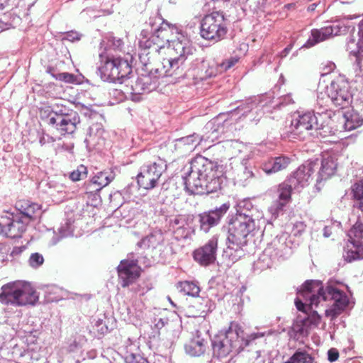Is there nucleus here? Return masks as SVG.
<instances>
[{
	"instance_id": "obj_30",
	"label": "nucleus",
	"mask_w": 363,
	"mask_h": 363,
	"mask_svg": "<svg viewBox=\"0 0 363 363\" xmlns=\"http://www.w3.org/2000/svg\"><path fill=\"white\" fill-rule=\"evenodd\" d=\"M344 128L346 130H352L363 125V116L354 111H348L343 115Z\"/></svg>"
},
{
	"instance_id": "obj_26",
	"label": "nucleus",
	"mask_w": 363,
	"mask_h": 363,
	"mask_svg": "<svg viewBox=\"0 0 363 363\" xmlns=\"http://www.w3.org/2000/svg\"><path fill=\"white\" fill-rule=\"evenodd\" d=\"M128 81L124 82L127 87V93L131 94H142L146 91H150V77L144 76L142 77H138L135 80L130 79L129 76L127 77Z\"/></svg>"
},
{
	"instance_id": "obj_33",
	"label": "nucleus",
	"mask_w": 363,
	"mask_h": 363,
	"mask_svg": "<svg viewBox=\"0 0 363 363\" xmlns=\"http://www.w3.org/2000/svg\"><path fill=\"white\" fill-rule=\"evenodd\" d=\"M140 36L139 45L141 49H147L152 53H156L159 51L153 49L154 46L156 45L155 41L156 38H154L152 33L150 34L148 30H143L140 33Z\"/></svg>"
},
{
	"instance_id": "obj_9",
	"label": "nucleus",
	"mask_w": 363,
	"mask_h": 363,
	"mask_svg": "<svg viewBox=\"0 0 363 363\" xmlns=\"http://www.w3.org/2000/svg\"><path fill=\"white\" fill-rule=\"evenodd\" d=\"M325 120H329L327 113L306 112L303 114H295L290 125V132L294 138L304 140L311 135L313 130H322L325 125Z\"/></svg>"
},
{
	"instance_id": "obj_41",
	"label": "nucleus",
	"mask_w": 363,
	"mask_h": 363,
	"mask_svg": "<svg viewBox=\"0 0 363 363\" xmlns=\"http://www.w3.org/2000/svg\"><path fill=\"white\" fill-rule=\"evenodd\" d=\"M153 53L147 49H141L138 54L140 63L144 66L145 69H149L152 66L151 56Z\"/></svg>"
},
{
	"instance_id": "obj_2",
	"label": "nucleus",
	"mask_w": 363,
	"mask_h": 363,
	"mask_svg": "<svg viewBox=\"0 0 363 363\" xmlns=\"http://www.w3.org/2000/svg\"><path fill=\"white\" fill-rule=\"evenodd\" d=\"M240 211H238L235 217L230 223L227 247L224 250L223 257L232 263L238 261L245 255L243 247L247 245V237L255 229V220L258 219L257 210L253 208L249 201L240 206Z\"/></svg>"
},
{
	"instance_id": "obj_32",
	"label": "nucleus",
	"mask_w": 363,
	"mask_h": 363,
	"mask_svg": "<svg viewBox=\"0 0 363 363\" xmlns=\"http://www.w3.org/2000/svg\"><path fill=\"white\" fill-rule=\"evenodd\" d=\"M347 50L350 55L356 57V62L359 64L363 57V40L359 38L357 43L354 38H350L347 43Z\"/></svg>"
},
{
	"instance_id": "obj_13",
	"label": "nucleus",
	"mask_w": 363,
	"mask_h": 363,
	"mask_svg": "<svg viewBox=\"0 0 363 363\" xmlns=\"http://www.w3.org/2000/svg\"><path fill=\"white\" fill-rule=\"evenodd\" d=\"M325 94L334 106L341 108L348 106L352 100L350 84L342 76L336 77L326 86Z\"/></svg>"
},
{
	"instance_id": "obj_43",
	"label": "nucleus",
	"mask_w": 363,
	"mask_h": 363,
	"mask_svg": "<svg viewBox=\"0 0 363 363\" xmlns=\"http://www.w3.org/2000/svg\"><path fill=\"white\" fill-rule=\"evenodd\" d=\"M44 262L43 255L40 253L35 252L31 254L29 258V264L33 268H37L42 265Z\"/></svg>"
},
{
	"instance_id": "obj_36",
	"label": "nucleus",
	"mask_w": 363,
	"mask_h": 363,
	"mask_svg": "<svg viewBox=\"0 0 363 363\" xmlns=\"http://www.w3.org/2000/svg\"><path fill=\"white\" fill-rule=\"evenodd\" d=\"M177 287L181 292L188 296H198L200 292L199 286L192 281L179 282Z\"/></svg>"
},
{
	"instance_id": "obj_58",
	"label": "nucleus",
	"mask_w": 363,
	"mask_h": 363,
	"mask_svg": "<svg viewBox=\"0 0 363 363\" xmlns=\"http://www.w3.org/2000/svg\"><path fill=\"white\" fill-rule=\"evenodd\" d=\"M316 7V4H311L309 6H308V10L310 11H314Z\"/></svg>"
},
{
	"instance_id": "obj_23",
	"label": "nucleus",
	"mask_w": 363,
	"mask_h": 363,
	"mask_svg": "<svg viewBox=\"0 0 363 363\" xmlns=\"http://www.w3.org/2000/svg\"><path fill=\"white\" fill-rule=\"evenodd\" d=\"M174 30H177L175 25L163 21L160 26L156 28L152 33L154 38H157L155 39L156 45L154 46L153 49L155 50H160V49L164 48L167 44H168V50H169V49L172 48V42L174 41H170L169 35Z\"/></svg>"
},
{
	"instance_id": "obj_57",
	"label": "nucleus",
	"mask_w": 363,
	"mask_h": 363,
	"mask_svg": "<svg viewBox=\"0 0 363 363\" xmlns=\"http://www.w3.org/2000/svg\"><path fill=\"white\" fill-rule=\"evenodd\" d=\"M164 324H165L164 320L162 318H160L158 322L156 323V326L157 328H160V327H163L164 325Z\"/></svg>"
},
{
	"instance_id": "obj_47",
	"label": "nucleus",
	"mask_w": 363,
	"mask_h": 363,
	"mask_svg": "<svg viewBox=\"0 0 363 363\" xmlns=\"http://www.w3.org/2000/svg\"><path fill=\"white\" fill-rule=\"evenodd\" d=\"M123 45V42L120 38L111 37L110 39H108V46L112 47L114 50H121Z\"/></svg>"
},
{
	"instance_id": "obj_12",
	"label": "nucleus",
	"mask_w": 363,
	"mask_h": 363,
	"mask_svg": "<svg viewBox=\"0 0 363 363\" xmlns=\"http://www.w3.org/2000/svg\"><path fill=\"white\" fill-rule=\"evenodd\" d=\"M139 264L145 266L150 264V260L145 256L138 257L135 252L128 254L126 259L121 261L117 267L118 278L123 287H127L133 284L140 274Z\"/></svg>"
},
{
	"instance_id": "obj_34",
	"label": "nucleus",
	"mask_w": 363,
	"mask_h": 363,
	"mask_svg": "<svg viewBox=\"0 0 363 363\" xmlns=\"http://www.w3.org/2000/svg\"><path fill=\"white\" fill-rule=\"evenodd\" d=\"M255 177V174L252 169L247 167L245 164H242L235 179L238 184L245 186L247 182Z\"/></svg>"
},
{
	"instance_id": "obj_49",
	"label": "nucleus",
	"mask_w": 363,
	"mask_h": 363,
	"mask_svg": "<svg viewBox=\"0 0 363 363\" xmlns=\"http://www.w3.org/2000/svg\"><path fill=\"white\" fill-rule=\"evenodd\" d=\"M55 141V139L44 133H42V134L39 136V143L43 146L47 143H54Z\"/></svg>"
},
{
	"instance_id": "obj_21",
	"label": "nucleus",
	"mask_w": 363,
	"mask_h": 363,
	"mask_svg": "<svg viewBox=\"0 0 363 363\" xmlns=\"http://www.w3.org/2000/svg\"><path fill=\"white\" fill-rule=\"evenodd\" d=\"M208 330H196L193 333V337L189 343L185 345L186 352L193 357H199L203 354L208 347Z\"/></svg>"
},
{
	"instance_id": "obj_39",
	"label": "nucleus",
	"mask_w": 363,
	"mask_h": 363,
	"mask_svg": "<svg viewBox=\"0 0 363 363\" xmlns=\"http://www.w3.org/2000/svg\"><path fill=\"white\" fill-rule=\"evenodd\" d=\"M259 102V97H253L247 99L244 104L237 108L238 112H243L242 115H246L255 108H257Z\"/></svg>"
},
{
	"instance_id": "obj_62",
	"label": "nucleus",
	"mask_w": 363,
	"mask_h": 363,
	"mask_svg": "<svg viewBox=\"0 0 363 363\" xmlns=\"http://www.w3.org/2000/svg\"><path fill=\"white\" fill-rule=\"evenodd\" d=\"M4 0H0V9H3Z\"/></svg>"
},
{
	"instance_id": "obj_37",
	"label": "nucleus",
	"mask_w": 363,
	"mask_h": 363,
	"mask_svg": "<svg viewBox=\"0 0 363 363\" xmlns=\"http://www.w3.org/2000/svg\"><path fill=\"white\" fill-rule=\"evenodd\" d=\"M354 206L363 212V182H357L352 187Z\"/></svg>"
},
{
	"instance_id": "obj_22",
	"label": "nucleus",
	"mask_w": 363,
	"mask_h": 363,
	"mask_svg": "<svg viewBox=\"0 0 363 363\" xmlns=\"http://www.w3.org/2000/svg\"><path fill=\"white\" fill-rule=\"evenodd\" d=\"M164 241L162 233L160 230H155L145 237L137 244L135 255L138 257L147 256L150 252L156 249Z\"/></svg>"
},
{
	"instance_id": "obj_42",
	"label": "nucleus",
	"mask_w": 363,
	"mask_h": 363,
	"mask_svg": "<svg viewBox=\"0 0 363 363\" xmlns=\"http://www.w3.org/2000/svg\"><path fill=\"white\" fill-rule=\"evenodd\" d=\"M87 175V169L84 165H79L77 167V169L74 170L71 172L69 175V178L73 182H77L82 180L86 177Z\"/></svg>"
},
{
	"instance_id": "obj_45",
	"label": "nucleus",
	"mask_w": 363,
	"mask_h": 363,
	"mask_svg": "<svg viewBox=\"0 0 363 363\" xmlns=\"http://www.w3.org/2000/svg\"><path fill=\"white\" fill-rule=\"evenodd\" d=\"M85 189L86 193L89 194L99 192L102 189V188L96 182L94 183L93 179H91L89 182L86 183Z\"/></svg>"
},
{
	"instance_id": "obj_44",
	"label": "nucleus",
	"mask_w": 363,
	"mask_h": 363,
	"mask_svg": "<svg viewBox=\"0 0 363 363\" xmlns=\"http://www.w3.org/2000/svg\"><path fill=\"white\" fill-rule=\"evenodd\" d=\"M55 77L57 80L67 82V83L74 82L76 80V78H77L75 75H74L73 74L68 73V72L58 73L55 75Z\"/></svg>"
},
{
	"instance_id": "obj_4",
	"label": "nucleus",
	"mask_w": 363,
	"mask_h": 363,
	"mask_svg": "<svg viewBox=\"0 0 363 363\" xmlns=\"http://www.w3.org/2000/svg\"><path fill=\"white\" fill-rule=\"evenodd\" d=\"M218 167L203 157L194 158L189 172L183 177L186 189L192 194H209L221 188L223 177Z\"/></svg>"
},
{
	"instance_id": "obj_54",
	"label": "nucleus",
	"mask_w": 363,
	"mask_h": 363,
	"mask_svg": "<svg viewBox=\"0 0 363 363\" xmlns=\"http://www.w3.org/2000/svg\"><path fill=\"white\" fill-rule=\"evenodd\" d=\"M358 35L361 40H363V18L359 21L358 24Z\"/></svg>"
},
{
	"instance_id": "obj_29",
	"label": "nucleus",
	"mask_w": 363,
	"mask_h": 363,
	"mask_svg": "<svg viewBox=\"0 0 363 363\" xmlns=\"http://www.w3.org/2000/svg\"><path fill=\"white\" fill-rule=\"evenodd\" d=\"M337 168V163L335 157L329 156L322 160L321 166L317 169H319L317 177V182H320L322 180L327 179L334 174Z\"/></svg>"
},
{
	"instance_id": "obj_60",
	"label": "nucleus",
	"mask_w": 363,
	"mask_h": 363,
	"mask_svg": "<svg viewBox=\"0 0 363 363\" xmlns=\"http://www.w3.org/2000/svg\"><path fill=\"white\" fill-rule=\"evenodd\" d=\"M291 48H286L284 50V56H286L289 52L290 51Z\"/></svg>"
},
{
	"instance_id": "obj_17",
	"label": "nucleus",
	"mask_w": 363,
	"mask_h": 363,
	"mask_svg": "<svg viewBox=\"0 0 363 363\" xmlns=\"http://www.w3.org/2000/svg\"><path fill=\"white\" fill-rule=\"evenodd\" d=\"M347 28L338 23L330 25L320 29H313L308 40L303 45L305 48H311L317 43L324 41L331 37L338 35L346 32Z\"/></svg>"
},
{
	"instance_id": "obj_1",
	"label": "nucleus",
	"mask_w": 363,
	"mask_h": 363,
	"mask_svg": "<svg viewBox=\"0 0 363 363\" xmlns=\"http://www.w3.org/2000/svg\"><path fill=\"white\" fill-rule=\"evenodd\" d=\"M328 300L334 301L333 306L325 310V315L332 320L341 314L350 304L347 296L336 286L331 284L323 287L321 281L317 280L306 281L298 291L295 299L296 308L306 313L303 318L298 317L293 323L290 335L295 339L308 335L312 327L317 326L320 316L315 311L320 304Z\"/></svg>"
},
{
	"instance_id": "obj_20",
	"label": "nucleus",
	"mask_w": 363,
	"mask_h": 363,
	"mask_svg": "<svg viewBox=\"0 0 363 363\" xmlns=\"http://www.w3.org/2000/svg\"><path fill=\"white\" fill-rule=\"evenodd\" d=\"M229 207L230 205L225 203L214 210L199 214L200 229L204 233H208L211 228L219 223L220 218L227 213Z\"/></svg>"
},
{
	"instance_id": "obj_40",
	"label": "nucleus",
	"mask_w": 363,
	"mask_h": 363,
	"mask_svg": "<svg viewBox=\"0 0 363 363\" xmlns=\"http://www.w3.org/2000/svg\"><path fill=\"white\" fill-rule=\"evenodd\" d=\"M65 225H66L65 227L62 226L58 229L59 233H60V236H57V237L54 236L52 238V241H51L52 245H56L60 241V240L61 238L72 235L73 228L72 227V225L66 223Z\"/></svg>"
},
{
	"instance_id": "obj_6",
	"label": "nucleus",
	"mask_w": 363,
	"mask_h": 363,
	"mask_svg": "<svg viewBox=\"0 0 363 363\" xmlns=\"http://www.w3.org/2000/svg\"><path fill=\"white\" fill-rule=\"evenodd\" d=\"M38 301L35 290L26 281H11L1 288L0 303L3 305L21 307L34 305Z\"/></svg>"
},
{
	"instance_id": "obj_63",
	"label": "nucleus",
	"mask_w": 363,
	"mask_h": 363,
	"mask_svg": "<svg viewBox=\"0 0 363 363\" xmlns=\"http://www.w3.org/2000/svg\"><path fill=\"white\" fill-rule=\"evenodd\" d=\"M213 1H228L229 0H212Z\"/></svg>"
},
{
	"instance_id": "obj_3",
	"label": "nucleus",
	"mask_w": 363,
	"mask_h": 363,
	"mask_svg": "<svg viewBox=\"0 0 363 363\" xmlns=\"http://www.w3.org/2000/svg\"><path fill=\"white\" fill-rule=\"evenodd\" d=\"M196 49L186 39H177L172 42L169 49L168 58L163 59L162 67L154 68L152 65L149 69V77L154 78L162 76L185 77L186 73L197 67L199 60L195 55Z\"/></svg>"
},
{
	"instance_id": "obj_16",
	"label": "nucleus",
	"mask_w": 363,
	"mask_h": 363,
	"mask_svg": "<svg viewBox=\"0 0 363 363\" xmlns=\"http://www.w3.org/2000/svg\"><path fill=\"white\" fill-rule=\"evenodd\" d=\"M230 121L225 113L219 114L216 118L208 121L204 126V134L201 135L203 142L213 143L227 131Z\"/></svg>"
},
{
	"instance_id": "obj_8",
	"label": "nucleus",
	"mask_w": 363,
	"mask_h": 363,
	"mask_svg": "<svg viewBox=\"0 0 363 363\" xmlns=\"http://www.w3.org/2000/svg\"><path fill=\"white\" fill-rule=\"evenodd\" d=\"M99 58L101 65L98 70L103 81L119 84L128 81L127 77L132 73V68L127 60L110 57L103 52L99 53Z\"/></svg>"
},
{
	"instance_id": "obj_53",
	"label": "nucleus",
	"mask_w": 363,
	"mask_h": 363,
	"mask_svg": "<svg viewBox=\"0 0 363 363\" xmlns=\"http://www.w3.org/2000/svg\"><path fill=\"white\" fill-rule=\"evenodd\" d=\"M293 103L294 101L291 94H286L280 98V105L285 106Z\"/></svg>"
},
{
	"instance_id": "obj_7",
	"label": "nucleus",
	"mask_w": 363,
	"mask_h": 363,
	"mask_svg": "<svg viewBox=\"0 0 363 363\" xmlns=\"http://www.w3.org/2000/svg\"><path fill=\"white\" fill-rule=\"evenodd\" d=\"M42 118H45L47 123L54 127L61 135H72L80 123L78 113L65 106L58 105L51 108L45 106L40 111Z\"/></svg>"
},
{
	"instance_id": "obj_59",
	"label": "nucleus",
	"mask_w": 363,
	"mask_h": 363,
	"mask_svg": "<svg viewBox=\"0 0 363 363\" xmlns=\"http://www.w3.org/2000/svg\"><path fill=\"white\" fill-rule=\"evenodd\" d=\"M100 330L101 331L102 333H106L107 330H108V328L106 326H102L101 328H100Z\"/></svg>"
},
{
	"instance_id": "obj_11",
	"label": "nucleus",
	"mask_w": 363,
	"mask_h": 363,
	"mask_svg": "<svg viewBox=\"0 0 363 363\" xmlns=\"http://www.w3.org/2000/svg\"><path fill=\"white\" fill-rule=\"evenodd\" d=\"M288 233H281L274 238L267 246L257 260V264L263 262L262 268L271 267L272 263L279 258L286 257L291 254V242Z\"/></svg>"
},
{
	"instance_id": "obj_14",
	"label": "nucleus",
	"mask_w": 363,
	"mask_h": 363,
	"mask_svg": "<svg viewBox=\"0 0 363 363\" xmlns=\"http://www.w3.org/2000/svg\"><path fill=\"white\" fill-rule=\"evenodd\" d=\"M166 169L165 161L160 158L152 163L143 165L137 176L138 185L147 190L154 189L157 186L160 179Z\"/></svg>"
},
{
	"instance_id": "obj_50",
	"label": "nucleus",
	"mask_w": 363,
	"mask_h": 363,
	"mask_svg": "<svg viewBox=\"0 0 363 363\" xmlns=\"http://www.w3.org/2000/svg\"><path fill=\"white\" fill-rule=\"evenodd\" d=\"M208 302V301L207 299L199 298L196 301V303L200 304V306H199V315H204V314L206 313V311H207L206 308H207Z\"/></svg>"
},
{
	"instance_id": "obj_56",
	"label": "nucleus",
	"mask_w": 363,
	"mask_h": 363,
	"mask_svg": "<svg viewBox=\"0 0 363 363\" xmlns=\"http://www.w3.org/2000/svg\"><path fill=\"white\" fill-rule=\"evenodd\" d=\"M252 363H264V361L263 357H262L259 354H257Z\"/></svg>"
},
{
	"instance_id": "obj_31",
	"label": "nucleus",
	"mask_w": 363,
	"mask_h": 363,
	"mask_svg": "<svg viewBox=\"0 0 363 363\" xmlns=\"http://www.w3.org/2000/svg\"><path fill=\"white\" fill-rule=\"evenodd\" d=\"M17 208L23 215L22 219L30 220L33 218L37 211H40V206L35 203H30L28 201H22L16 203Z\"/></svg>"
},
{
	"instance_id": "obj_27",
	"label": "nucleus",
	"mask_w": 363,
	"mask_h": 363,
	"mask_svg": "<svg viewBox=\"0 0 363 363\" xmlns=\"http://www.w3.org/2000/svg\"><path fill=\"white\" fill-rule=\"evenodd\" d=\"M203 142V138L197 133L182 137L174 141V147L181 152H191L198 145Z\"/></svg>"
},
{
	"instance_id": "obj_24",
	"label": "nucleus",
	"mask_w": 363,
	"mask_h": 363,
	"mask_svg": "<svg viewBox=\"0 0 363 363\" xmlns=\"http://www.w3.org/2000/svg\"><path fill=\"white\" fill-rule=\"evenodd\" d=\"M292 190L297 189L287 179L279 186V199L269 208L271 213L277 216L279 211L290 201Z\"/></svg>"
},
{
	"instance_id": "obj_48",
	"label": "nucleus",
	"mask_w": 363,
	"mask_h": 363,
	"mask_svg": "<svg viewBox=\"0 0 363 363\" xmlns=\"http://www.w3.org/2000/svg\"><path fill=\"white\" fill-rule=\"evenodd\" d=\"M306 225L303 222H296L294 224L292 232L294 235L301 234L305 230Z\"/></svg>"
},
{
	"instance_id": "obj_10",
	"label": "nucleus",
	"mask_w": 363,
	"mask_h": 363,
	"mask_svg": "<svg viewBox=\"0 0 363 363\" xmlns=\"http://www.w3.org/2000/svg\"><path fill=\"white\" fill-rule=\"evenodd\" d=\"M228 32V24L223 12L213 11L202 18L200 35L206 40L218 42L223 40Z\"/></svg>"
},
{
	"instance_id": "obj_55",
	"label": "nucleus",
	"mask_w": 363,
	"mask_h": 363,
	"mask_svg": "<svg viewBox=\"0 0 363 363\" xmlns=\"http://www.w3.org/2000/svg\"><path fill=\"white\" fill-rule=\"evenodd\" d=\"M332 234L331 228L325 226L323 229V235L325 238H329Z\"/></svg>"
},
{
	"instance_id": "obj_52",
	"label": "nucleus",
	"mask_w": 363,
	"mask_h": 363,
	"mask_svg": "<svg viewBox=\"0 0 363 363\" xmlns=\"http://www.w3.org/2000/svg\"><path fill=\"white\" fill-rule=\"evenodd\" d=\"M339 357V352L337 350L331 348L328 352V359L330 362H333L336 361Z\"/></svg>"
},
{
	"instance_id": "obj_38",
	"label": "nucleus",
	"mask_w": 363,
	"mask_h": 363,
	"mask_svg": "<svg viewBox=\"0 0 363 363\" xmlns=\"http://www.w3.org/2000/svg\"><path fill=\"white\" fill-rule=\"evenodd\" d=\"M313 358L305 351H296L284 363H313Z\"/></svg>"
},
{
	"instance_id": "obj_64",
	"label": "nucleus",
	"mask_w": 363,
	"mask_h": 363,
	"mask_svg": "<svg viewBox=\"0 0 363 363\" xmlns=\"http://www.w3.org/2000/svg\"><path fill=\"white\" fill-rule=\"evenodd\" d=\"M168 299L169 300V301H170L171 304H172V305H174V303L172 301V300L170 299V298H168Z\"/></svg>"
},
{
	"instance_id": "obj_15",
	"label": "nucleus",
	"mask_w": 363,
	"mask_h": 363,
	"mask_svg": "<svg viewBox=\"0 0 363 363\" xmlns=\"http://www.w3.org/2000/svg\"><path fill=\"white\" fill-rule=\"evenodd\" d=\"M343 258L347 262L363 259V223L357 222L348 231Z\"/></svg>"
},
{
	"instance_id": "obj_5",
	"label": "nucleus",
	"mask_w": 363,
	"mask_h": 363,
	"mask_svg": "<svg viewBox=\"0 0 363 363\" xmlns=\"http://www.w3.org/2000/svg\"><path fill=\"white\" fill-rule=\"evenodd\" d=\"M243 331L238 325L231 324L225 332H220L212 340V350L214 357L222 359L231 352H239L251 342L263 337L264 333L256 332L243 337Z\"/></svg>"
},
{
	"instance_id": "obj_18",
	"label": "nucleus",
	"mask_w": 363,
	"mask_h": 363,
	"mask_svg": "<svg viewBox=\"0 0 363 363\" xmlns=\"http://www.w3.org/2000/svg\"><path fill=\"white\" fill-rule=\"evenodd\" d=\"M318 168L317 161L306 162L300 166L288 180L297 189V191H299L300 189L308 184L312 174Z\"/></svg>"
},
{
	"instance_id": "obj_46",
	"label": "nucleus",
	"mask_w": 363,
	"mask_h": 363,
	"mask_svg": "<svg viewBox=\"0 0 363 363\" xmlns=\"http://www.w3.org/2000/svg\"><path fill=\"white\" fill-rule=\"evenodd\" d=\"M238 61V58L237 57H231L228 59H226L225 61H223L220 65V67L221 69L224 71H226L231 67H233Z\"/></svg>"
},
{
	"instance_id": "obj_61",
	"label": "nucleus",
	"mask_w": 363,
	"mask_h": 363,
	"mask_svg": "<svg viewBox=\"0 0 363 363\" xmlns=\"http://www.w3.org/2000/svg\"><path fill=\"white\" fill-rule=\"evenodd\" d=\"M3 225H4V223H3L2 220H1L0 221V234H1L2 232H4Z\"/></svg>"
},
{
	"instance_id": "obj_25",
	"label": "nucleus",
	"mask_w": 363,
	"mask_h": 363,
	"mask_svg": "<svg viewBox=\"0 0 363 363\" xmlns=\"http://www.w3.org/2000/svg\"><path fill=\"white\" fill-rule=\"evenodd\" d=\"M2 221L4 223V232H2L1 234L6 237L11 238H20L26 230L27 221L23 220L21 218L19 219H13L9 217H2Z\"/></svg>"
},
{
	"instance_id": "obj_28",
	"label": "nucleus",
	"mask_w": 363,
	"mask_h": 363,
	"mask_svg": "<svg viewBox=\"0 0 363 363\" xmlns=\"http://www.w3.org/2000/svg\"><path fill=\"white\" fill-rule=\"evenodd\" d=\"M290 160L288 157L280 156L271 158L264 162L261 168L267 174H272L286 168Z\"/></svg>"
},
{
	"instance_id": "obj_51",
	"label": "nucleus",
	"mask_w": 363,
	"mask_h": 363,
	"mask_svg": "<svg viewBox=\"0 0 363 363\" xmlns=\"http://www.w3.org/2000/svg\"><path fill=\"white\" fill-rule=\"evenodd\" d=\"M63 39L74 42L80 39V35L77 32L70 31L65 34V36L63 38Z\"/></svg>"
},
{
	"instance_id": "obj_35",
	"label": "nucleus",
	"mask_w": 363,
	"mask_h": 363,
	"mask_svg": "<svg viewBox=\"0 0 363 363\" xmlns=\"http://www.w3.org/2000/svg\"><path fill=\"white\" fill-rule=\"evenodd\" d=\"M115 178V174L111 170L98 172L92 177L94 183L96 182L102 189L109 184Z\"/></svg>"
},
{
	"instance_id": "obj_19",
	"label": "nucleus",
	"mask_w": 363,
	"mask_h": 363,
	"mask_svg": "<svg viewBox=\"0 0 363 363\" xmlns=\"http://www.w3.org/2000/svg\"><path fill=\"white\" fill-rule=\"evenodd\" d=\"M218 237L213 236L203 246L194 252V258L201 265L207 266L216 259Z\"/></svg>"
}]
</instances>
